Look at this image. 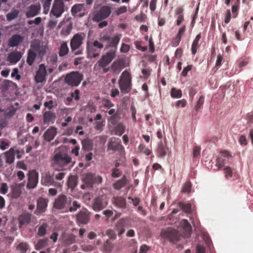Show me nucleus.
Instances as JSON below:
<instances>
[{
    "mask_svg": "<svg viewBox=\"0 0 253 253\" xmlns=\"http://www.w3.org/2000/svg\"><path fill=\"white\" fill-rule=\"evenodd\" d=\"M121 39V35H117L112 38V40L105 46V49L112 47V48L105 54L102 55L101 58L97 62L95 66L99 67H104L108 65L116 56L117 45Z\"/></svg>",
    "mask_w": 253,
    "mask_h": 253,
    "instance_id": "f257e3e1",
    "label": "nucleus"
},
{
    "mask_svg": "<svg viewBox=\"0 0 253 253\" xmlns=\"http://www.w3.org/2000/svg\"><path fill=\"white\" fill-rule=\"evenodd\" d=\"M85 38V34L84 33H79L75 34L70 41V47L72 52L75 55L82 54L83 50L80 49V47L83 43V41Z\"/></svg>",
    "mask_w": 253,
    "mask_h": 253,
    "instance_id": "f03ea898",
    "label": "nucleus"
},
{
    "mask_svg": "<svg viewBox=\"0 0 253 253\" xmlns=\"http://www.w3.org/2000/svg\"><path fill=\"white\" fill-rule=\"evenodd\" d=\"M119 85L120 90L124 93H128L131 89V81L129 73L124 71L119 81Z\"/></svg>",
    "mask_w": 253,
    "mask_h": 253,
    "instance_id": "7ed1b4c3",
    "label": "nucleus"
},
{
    "mask_svg": "<svg viewBox=\"0 0 253 253\" xmlns=\"http://www.w3.org/2000/svg\"><path fill=\"white\" fill-rule=\"evenodd\" d=\"M71 158L66 153L59 152L53 158V166L54 167L63 168L71 162Z\"/></svg>",
    "mask_w": 253,
    "mask_h": 253,
    "instance_id": "20e7f679",
    "label": "nucleus"
},
{
    "mask_svg": "<svg viewBox=\"0 0 253 253\" xmlns=\"http://www.w3.org/2000/svg\"><path fill=\"white\" fill-rule=\"evenodd\" d=\"M103 47V44L95 40L92 43L88 42L86 44L87 56L90 58H96L99 56L98 51Z\"/></svg>",
    "mask_w": 253,
    "mask_h": 253,
    "instance_id": "39448f33",
    "label": "nucleus"
},
{
    "mask_svg": "<svg viewBox=\"0 0 253 253\" xmlns=\"http://www.w3.org/2000/svg\"><path fill=\"white\" fill-rule=\"evenodd\" d=\"M83 76L78 71H73L66 75L65 78V83L72 86H77L83 80Z\"/></svg>",
    "mask_w": 253,
    "mask_h": 253,
    "instance_id": "423d86ee",
    "label": "nucleus"
},
{
    "mask_svg": "<svg viewBox=\"0 0 253 253\" xmlns=\"http://www.w3.org/2000/svg\"><path fill=\"white\" fill-rule=\"evenodd\" d=\"M161 236L174 243L177 242L180 238L179 233L171 227L162 230L161 232Z\"/></svg>",
    "mask_w": 253,
    "mask_h": 253,
    "instance_id": "0eeeda50",
    "label": "nucleus"
},
{
    "mask_svg": "<svg viewBox=\"0 0 253 253\" xmlns=\"http://www.w3.org/2000/svg\"><path fill=\"white\" fill-rule=\"evenodd\" d=\"M72 204V198L61 194L59 195L54 203V207L58 210L65 209Z\"/></svg>",
    "mask_w": 253,
    "mask_h": 253,
    "instance_id": "6e6552de",
    "label": "nucleus"
},
{
    "mask_svg": "<svg viewBox=\"0 0 253 253\" xmlns=\"http://www.w3.org/2000/svg\"><path fill=\"white\" fill-rule=\"evenodd\" d=\"M111 13V8L109 6H103L94 13L92 20L93 21L100 22L108 18Z\"/></svg>",
    "mask_w": 253,
    "mask_h": 253,
    "instance_id": "1a4fd4ad",
    "label": "nucleus"
},
{
    "mask_svg": "<svg viewBox=\"0 0 253 253\" xmlns=\"http://www.w3.org/2000/svg\"><path fill=\"white\" fill-rule=\"evenodd\" d=\"M30 49L41 58H42L46 53V46L39 40L32 42Z\"/></svg>",
    "mask_w": 253,
    "mask_h": 253,
    "instance_id": "9d476101",
    "label": "nucleus"
},
{
    "mask_svg": "<svg viewBox=\"0 0 253 253\" xmlns=\"http://www.w3.org/2000/svg\"><path fill=\"white\" fill-rule=\"evenodd\" d=\"M41 182L43 185L46 186L53 185L57 188H60L63 185V181L58 182L54 180L53 175L49 172H45L42 174Z\"/></svg>",
    "mask_w": 253,
    "mask_h": 253,
    "instance_id": "9b49d317",
    "label": "nucleus"
},
{
    "mask_svg": "<svg viewBox=\"0 0 253 253\" xmlns=\"http://www.w3.org/2000/svg\"><path fill=\"white\" fill-rule=\"evenodd\" d=\"M64 12V3L62 0H54L53 6L50 11V14H52L56 18L61 16Z\"/></svg>",
    "mask_w": 253,
    "mask_h": 253,
    "instance_id": "f8f14e48",
    "label": "nucleus"
},
{
    "mask_svg": "<svg viewBox=\"0 0 253 253\" xmlns=\"http://www.w3.org/2000/svg\"><path fill=\"white\" fill-rule=\"evenodd\" d=\"M46 75L47 70L45 65L44 64H40L35 76V82L36 83L43 82L45 81Z\"/></svg>",
    "mask_w": 253,
    "mask_h": 253,
    "instance_id": "ddd939ff",
    "label": "nucleus"
},
{
    "mask_svg": "<svg viewBox=\"0 0 253 253\" xmlns=\"http://www.w3.org/2000/svg\"><path fill=\"white\" fill-rule=\"evenodd\" d=\"M62 245L64 246H69L76 242V236L73 233L64 232L60 237Z\"/></svg>",
    "mask_w": 253,
    "mask_h": 253,
    "instance_id": "4468645a",
    "label": "nucleus"
},
{
    "mask_svg": "<svg viewBox=\"0 0 253 253\" xmlns=\"http://www.w3.org/2000/svg\"><path fill=\"white\" fill-rule=\"evenodd\" d=\"M38 173L35 170L30 171L28 175L27 187L29 189L35 188L38 183Z\"/></svg>",
    "mask_w": 253,
    "mask_h": 253,
    "instance_id": "2eb2a0df",
    "label": "nucleus"
},
{
    "mask_svg": "<svg viewBox=\"0 0 253 253\" xmlns=\"http://www.w3.org/2000/svg\"><path fill=\"white\" fill-rule=\"evenodd\" d=\"M41 8V5L39 3L31 4L27 9L26 16L27 18H31L38 15L40 12Z\"/></svg>",
    "mask_w": 253,
    "mask_h": 253,
    "instance_id": "dca6fc26",
    "label": "nucleus"
},
{
    "mask_svg": "<svg viewBox=\"0 0 253 253\" xmlns=\"http://www.w3.org/2000/svg\"><path fill=\"white\" fill-rule=\"evenodd\" d=\"M230 156L229 153L227 151L221 152L220 156L217 159L215 166L218 169H221L225 164L228 162V158Z\"/></svg>",
    "mask_w": 253,
    "mask_h": 253,
    "instance_id": "f3484780",
    "label": "nucleus"
},
{
    "mask_svg": "<svg viewBox=\"0 0 253 253\" xmlns=\"http://www.w3.org/2000/svg\"><path fill=\"white\" fill-rule=\"evenodd\" d=\"M22 57V53L17 50L10 52L6 57V61L11 64L14 65L18 62Z\"/></svg>",
    "mask_w": 253,
    "mask_h": 253,
    "instance_id": "a211bd4d",
    "label": "nucleus"
},
{
    "mask_svg": "<svg viewBox=\"0 0 253 253\" xmlns=\"http://www.w3.org/2000/svg\"><path fill=\"white\" fill-rule=\"evenodd\" d=\"M24 37L18 34L12 35L8 41V46L9 47L18 46L23 42Z\"/></svg>",
    "mask_w": 253,
    "mask_h": 253,
    "instance_id": "6ab92c4d",
    "label": "nucleus"
},
{
    "mask_svg": "<svg viewBox=\"0 0 253 253\" xmlns=\"http://www.w3.org/2000/svg\"><path fill=\"white\" fill-rule=\"evenodd\" d=\"M107 148L108 150L121 151L124 149V147L119 139L115 138L113 140V138H111L108 143Z\"/></svg>",
    "mask_w": 253,
    "mask_h": 253,
    "instance_id": "aec40b11",
    "label": "nucleus"
},
{
    "mask_svg": "<svg viewBox=\"0 0 253 253\" xmlns=\"http://www.w3.org/2000/svg\"><path fill=\"white\" fill-rule=\"evenodd\" d=\"M107 203L104 202L102 197H99L94 200L92 208L95 211H99L105 208Z\"/></svg>",
    "mask_w": 253,
    "mask_h": 253,
    "instance_id": "412c9836",
    "label": "nucleus"
},
{
    "mask_svg": "<svg viewBox=\"0 0 253 253\" xmlns=\"http://www.w3.org/2000/svg\"><path fill=\"white\" fill-rule=\"evenodd\" d=\"M89 220V214L87 211H81L77 215V221L79 224H87Z\"/></svg>",
    "mask_w": 253,
    "mask_h": 253,
    "instance_id": "4be33fe9",
    "label": "nucleus"
},
{
    "mask_svg": "<svg viewBox=\"0 0 253 253\" xmlns=\"http://www.w3.org/2000/svg\"><path fill=\"white\" fill-rule=\"evenodd\" d=\"M125 62L123 60L117 59L114 61L111 65V71L114 73L119 74L124 68Z\"/></svg>",
    "mask_w": 253,
    "mask_h": 253,
    "instance_id": "5701e85b",
    "label": "nucleus"
},
{
    "mask_svg": "<svg viewBox=\"0 0 253 253\" xmlns=\"http://www.w3.org/2000/svg\"><path fill=\"white\" fill-rule=\"evenodd\" d=\"M48 201L43 198H40L37 201V211L35 212L42 213L46 210L47 206Z\"/></svg>",
    "mask_w": 253,
    "mask_h": 253,
    "instance_id": "b1692460",
    "label": "nucleus"
},
{
    "mask_svg": "<svg viewBox=\"0 0 253 253\" xmlns=\"http://www.w3.org/2000/svg\"><path fill=\"white\" fill-rule=\"evenodd\" d=\"M56 118L55 113L51 111H45L43 114V122L44 124L51 123L53 124Z\"/></svg>",
    "mask_w": 253,
    "mask_h": 253,
    "instance_id": "393cba45",
    "label": "nucleus"
},
{
    "mask_svg": "<svg viewBox=\"0 0 253 253\" xmlns=\"http://www.w3.org/2000/svg\"><path fill=\"white\" fill-rule=\"evenodd\" d=\"M83 181L87 188H91L94 183V175L90 173L83 175Z\"/></svg>",
    "mask_w": 253,
    "mask_h": 253,
    "instance_id": "a878e982",
    "label": "nucleus"
},
{
    "mask_svg": "<svg viewBox=\"0 0 253 253\" xmlns=\"http://www.w3.org/2000/svg\"><path fill=\"white\" fill-rule=\"evenodd\" d=\"M15 150L14 147L11 148L4 153L5 162L8 164H12L15 160Z\"/></svg>",
    "mask_w": 253,
    "mask_h": 253,
    "instance_id": "bb28decb",
    "label": "nucleus"
},
{
    "mask_svg": "<svg viewBox=\"0 0 253 253\" xmlns=\"http://www.w3.org/2000/svg\"><path fill=\"white\" fill-rule=\"evenodd\" d=\"M56 133V128L54 127H51L44 134V139L46 141L50 142L54 138Z\"/></svg>",
    "mask_w": 253,
    "mask_h": 253,
    "instance_id": "cd10ccee",
    "label": "nucleus"
},
{
    "mask_svg": "<svg viewBox=\"0 0 253 253\" xmlns=\"http://www.w3.org/2000/svg\"><path fill=\"white\" fill-rule=\"evenodd\" d=\"M126 225V221L124 219H120L117 222L115 228L118 232L119 236H121L125 231V228Z\"/></svg>",
    "mask_w": 253,
    "mask_h": 253,
    "instance_id": "c85d7f7f",
    "label": "nucleus"
},
{
    "mask_svg": "<svg viewBox=\"0 0 253 253\" xmlns=\"http://www.w3.org/2000/svg\"><path fill=\"white\" fill-rule=\"evenodd\" d=\"M127 182V180L126 178V176L124 175L122 178L116 181L113 184V187L114 189L119 190H120L123 187H125Z\"/></svg>",
    "mask_w": 253,
    "mask_h": 253,
    "instance_id": "c756f323",
    "label": "nucleus"
},
{
    "mask_svg": "<svg viewBox=\"0 0 253 253\" xmlns=\"http://www.w3.org/2000/svg\"><path fill=\"white\" fill-rule=\"evenodd\" d=\"M114 204L119 208H126V198L121 197L117 196L114 197Z\"/></svg>",
    "mask_w": 253,
    "mask_h": 253,
    "instance_id": "7c9ffc66",
    "label": "nucleus"
},
{
    "mask_svg": "<svg viewBox=\"0 0 253 253\" xmlns=\"http://www.w3.org/2000/svg\"><path fill=\"white\" fill-rule=\"evenodd\" d=\"M21 194V189L20 184H15L11 186V197L13 198H17Z\"/></svg>",
    "mask_w": 253,
    "mask_h": 253,
    "instance_id": "2f4dec72",
    "label": "nucleus"
},
{
    "mask_svg": "<svg viewBox=\"0 0 253 253\" xmlns=\"http://www.w3.org/2000/svg\"><path fill=\"white\" fill-rule=\"evenodd\" d=\"M31 219V214L29 213H25L21 214L19 217V227H22V226L25 224L29 223Z\"/></svg>",
    "mask_w": 253,
    "mask_h": 253,
    "instance_id": "473e14b6",
    "label": "nucleus"
},
{
    "mask_svg": "<svg viewBox=\"0 0 253 253\" xmlns=\"http://www.w3.org/2000/svg\"><path fill=\"white\" fill-rule=\"evenodd\" d=\"M185 26L183 25L179 29L178 32L177 34L174 41L173 42L172 44L173 46H177L179 44L181 41V37L185 31Z\"/></svg>",
    "mask_w": 253,
    "mask_h": 253,
    "instance_id": "72a5a7b5",
    "label": "nucleus"
},
{
    "mask_svg": "<svg viewBox=\"0 0 253 253\" xmlns=\"http://www.w3.org/2000/svg\"><path fill=\"white\" fill-rule=\"evenodd\" d=\"M201 38V33L198 34L194 40L193 42L192 47H191V51L193 55H195L197 52V49L199 48L200 45L199 44V41Z\"/></svg>",
    "mask_w": 253,
    "mask_h": 253,
    "instance_id": "f704fd0d",
    "label": "nucleus"
},
{
    "mask_svg": "<svg viewBox=\"0 0 253 253\" xmlns=\"http://www.w3.org/2000/svg\"><path fill=\"white\" fill-rule=\"evenodd\" d=\"M167 148L166 146L162 142L159 143L157 149V155L158 157H164L167 153Z\"/></svg>",
    "mask_w": 253,
    "mask_h": 253,
    "instance_id": "c9c22d12",
    "label": "nucleus"
},
{
    "mask_svg": "<svg viewBox=\"0 0 253 253\" xmlns=\"http://www.w3.org/2000/svg\"><path fill=\"white\" fill-rule=\"evenodd\" d=\"M69 47L67 43L66 42H63L60 45L59 50V56L63 57L67 55L69 52Z\"/></svg>",
    "mask_w": 253,
    "mask_h": 253,
    "instance_id": "e433bc0d",
    "label": "nucleus"
},
{
    "mask_svg": "<svg viewBox=\"0 0 253 253\" xmlns=\"http://www.w3.org/2000/svg\"><path fill=\"white\" fill-rule=\"evenodd\" d=\"M77 177L75 175H70L68 177L67 185L69 188L73 190L77 185Z\"/></svg>",
    "mask_w": 253,
    "mask_h": 253,
    "instance_id": "4c0bfd02",
    "label": "nucleus"
},
{
    "mask_svg": "<svg viewBox=\"0 0 253 253\" xmlns=\"http://www.w3.org/2000/svg\"><path fill=\"white\" fill-rule=\"evenodd\" d=\"M19 12L20 11L18 9H16L15 8L12 9L10 12L6 14V20L8 21H11L18 17Z\"/></svg>",
    "mask_w": 253,
    "mask_h": 253,
    "instance_id": "58836bf2",
    "label": "nucleus"
},
{
    "mask_svg": "<svg viewBox=\"0 0 253 253\" xmlns=\"http://www.w3.org/2000/svg\"><path fill=\"white\" fill-rule=\"evenodd\" d=\"M37 56V55L36 54H35L32 50L29 49V50L28 51L27 57L26 60L27 63L29 66H32Z\"/></svg>",
    "mask_w": 253,
    "mask_h": 253,
    "instance_id": "ea45409f",
    "label": "nucleus"
},
{
    "mask_svg": "<svg viewBox=\"0 0 253 253\" xmlns=\"http://www.w3.org/2000/svg\"><path fill=\"white\" fill-rule=\"evenodd\" d=\"M68 24L66 27H63L61 32L60 35L62 36L65 37L69 35L73 28V24L70 21H67Z\"/></svg>",
    "mask_w": 253,
    "mask_h": 253,
    "instance_id": "a19ab883",
    "label": "nucleus"
},
{
    "mask_svg": "<svg viewBox=\"0 0 253 253\" xmlns=\"http://www.w3.org/2000/svg\"><path fill=\"white\" fill-rule=\"evenodd\" d=\"M181 226L187 233L190 235L192 231V227L187 219H182L180 222Z\"/></svg>",
    "mask_w": 253,
    "mask_h": 253,
    "instance_id": "79ce46f5",
    "label": "nucleus"
},
{
    "mask_svg": "<svg viewBox=\"0 0 253 253\" xmlns=\"http://www.w3.org/2000/svg\"><path fill=\"white\" fill-rule=\"evenodd\" d=\"M178 206L186 213H189L191 211V204L190 203H185L183 202H179Z\"/></svg>",
    "mask_w": 253,
    "mask_h": 253,
    "instance_id": "37998d69",
    "label": "nucleus"
},
{
    "mask_svg": "<svg viewBox=\"0 0 253 253\" xmlns=\"http://www.w3.org/2000/svg\"><path fill=\"white\" fill-rule=\"evenodd\" d=\"M81 208V204L77 201L72 200V204L67 207V211H75Z\"/></svg>",
    "mask_w": 253,
    "mask_h": 253,
    "instance_id": "c03bdc74",
    "label": "nucleus"
},
{
    "mask_svg": "<svg viewBox=\"0 0 253 253\" xmlns=\"http://www.w3.org/2000/svg\"><path fill=\"white\" fill-rule=\"evenodd\" d=\"M83 148L85 150H90L93 147L92 142L89 139L86 138L82 141Z\"/></svg>",
    "mask_w": 253,
    "mask_h": 253,
    "instance_id": "a18cd8bd",
    "label": "nucleus"
},
{
    "mask_svg": "<svg viewBox=\"0 0 253 253\" xmlns=\"http://www.w3.org/2000/svg\"><path fill=\"white\" fill-rule=\"evenodd\" d=\"M125 130V126L122 124L119 123L114 128V134L116 135L121 136L124 133Z\"/></svg>",
    "mask_w": 253,
    "mask_h": 253,
    "instance_id": "49530a36",
    "label": "nucleus"
},
{
    "mask_svg": "<svg viewBox=\"0 0 253 253\" xmlns=\"http://www.w3.org/2000/svg\"><path fill=\"white\" fill-rule=\"evenodd\" d=\"M47 227L48 224L46 223H43L38 229V235L40 237L43 236L46 233Z\"/></svg>",
    "mask_w": 253,
    "mask_h": 253,
    "instance_id": "de8ad7c7",
    "label": "nucleus"
},
{
    "mask_svg": "<svg viewBox=\"0 0 253 253\" xmlns=\"http://www.w3.org/2000/svg\"><path fill=\"white\" fill-rule=\"evenodd\" d=\"M170 95L172 98H181L182 95V91L175 88H172L170 90Z\"/></svg>",
    "mask_w": 253,
    "mask_h": 253,
    "instance_id": "09e8293b",
    "label": "nucleus"
},
{
    "mask_svg": "<svg viewBox=\"0 0 253 253\" xmlns=\"http://www.w3.org/2000/svg\"><path fill=\"white\" fill-rule=\"evenodd\" d=\"M48 239H44L40 240L36 245V249L40 250L47 245Z\"/></svg>",
    "mask_w": 253,
    "mask_h": 253,
    "instance_id": "8fccbe9b",
    "label": "nucleus"
},
{
    "mask_svg": "<svg viewBox=\"0 0 253 253\" xmlns=\"http://www.w3.org/2000/svg\"><path fill=\"white\" fill-rule=\"evenodd\" d=\"M53 177L55 181H57L58 182L63 181V179L66 175V173L60 171L58 173H54L53 174Z\"/></svg>",
    "mask_w": 253,
    "mask_h": 253,
    "instance_id": "3c124183",
    "label": "nucleus"
},
{
    "mask_svg": "<svg viewBox=\"0 0 253 253\" xmlns=\"http://www.w3.org/2000/svg\"><path fill=\"white\" fill-rule=\"evenodd\" d=\"M84 7L83 4H77L74 5L71 8V13L73 15H75L77 13L80 12Z\"/></svg>",
    "mask_w": 253,
    "mask_h": 253,
    "instance_id": "603ef678",
    "label": "nucleus"
},
{
    "mask_svg": "<svg viewBox=\"0 0 253 253\" xmlns=\"http://www.w3.org/2000/svg\"><path fill=\"white\" fill-rule=\"evenodd\" d=\"M16 248L21 253H25L28 249V245L26 243H21L17 246Z\"/></svg>",
    "mask_w": 253,
    "mask_h": 253,
    "instance_id": "864d4df0",
    "label": "nucleus"
},
{
    "mask_svg": "<svg viewBox=\"0 0 253 253\" xmlns=\"http://www.w3.org/2000/svg\"><path fill=\"white\" fill-rule=\"evenodd\" d=\"M192 184L189 181H186L182 188L181 192L182 193H189L191 192Z\"/></svg>",
    "mask_w": 253,
    "mask_h": 253,
    "instance_id": "5fc2aeb1",
    "label": "nucleus"
},
{
    "mask_svg": "<svg viewBox=\"0 0 253 253\" xmlns=\"http://www.w3.org/2000/svg\"><path fill=\"white\" fill-rule=\"evenodd\" d=\"M58 61L57 55L55 54L51 55L49 57L48 63L51 64L52 67L55 65L56 66V63Z\"/></svg>",
    "mask_w": 253,
    "mask_h": 253,
    "instance_id": "6e6d98bb",
    "label": "nucleus"
},
{
    "mask_svg": "<svg viewBox=\"0 0 253 253\" xmlns=\"http://www.w3.org/2000/svg\"><path fill=\"white\" fill-rule=\"evenodd\" d=\"M12 83V81L7 80H4L2 84L1 88L2 91H6L8 89L10 84Z\"/></svg>",
    "mask_w": 253,
    "mask_h": 253,
    "instance_id": "4d7b16f0",
    "label": "nucleus"
},
{
    "mask_svg": "<svg viewBox=\"0 0 253 253\" xmlns=\"http://www.w3.org/2000/svg\"><path fill=\"white\" fill-rule=\"evenodd\" d=\"M204 102V98L201 96L199 97L197 103L195 105V110L196 112H198L199 110L201 108Z\"/></svg>",
    "mask_w": 253,
    "mask_h": 253,
    "instance_id": "13d9d810",
    "label": "nucleus"
},
{
    "mask_svg": "<svg viewBox=\"0 0 253 253\" xmlns=\"http://www.w3.org/2000/svg\"><path fill=\"white\" fill-rule=\"evenodd\" d=\"M223 170L225 177L226 179H229V178L232 177L233 171L230 167H226L223 169Z\"/></svg>",
    "mask_w": 253,
    "mask_h": 253,
    "instance_id": "bf43d9fd",
    "label": "nucleus"
},
{
    "mask_svg": "<svg viewBox=\"0 0 253 253\" xmlns=\"http://www.w3.org/2000/svg\"><path fill=\"white\" fill-rule=\"evenodd\" d=\"M51 0H45L43 5V13L45 14H46L49 12V9H50V6L51 4Z\"/></svg>",
    "mask_w": 253,
    "mask_h": 253,
    "instance_id": "052dcab7",
    "label": "nucleus"
},
{
    "mask_svg": "<svg viewBox=\"0 0 253 253\" xmlns=\"http://www.w3.org/2000/svg\"><path fill=\"white\" fill-rule=\"evenodd\" d=\"M122 171L118 168H114L112 169L111 176L114 178H117L122 175Z\"/></svg>",
    "mask_w": 253,
    "mask_h": 253,
    "instance_id": "680f3d73",
    "label": "nucleus"
},
{
    "mask_svg": "<svg viewBox=\"0 0 253 253\" xmlns=\"http://www.w3.org/2000/svg\"><path fill=\"white\" fill-rule=\"evenodd\" d=\"M103 106L105 108H110L114 106V104L108 99L104 98L102 100Z\"/></svg>",
    "mask_w": 253,
    "mask_h": 253,
    "instance_id": "e2e57ef3",
    "label": "nucleus"
},
{
    "mask_svg": "<svg viewBox=\"0 0 253 253\" xmlns=\"http://www.w3.org/2000/svg\"><path fill=\"white\" fill-rule=\"evenodd\" d=\"M127 11V7L126 6H121L117 8L116 11V15H120L122 14L125 13Z\"/></svg>",
    "mask_w": 253,
    "mask_h": 253,
    "instance_id": "0e129e2a",
    "label": "nucleus"
},
{
    "mask_svg": "<svg viewBox=\"0 0 253 253\" xmlns=\"http://www.w3.org/2000/svg\"><path fill=\"white\" fill-rule=\"evenodd\" d=\"M112 40H111V37L110 36L108 35H104L102 36H101L99 38V41L100 42L102 43L104 42L105 41H107L108 42V43H109Z\"/></svg>",
    "mask_w": 253,
    "mask_h": 253,
    "instance_id": "69168bd1",
    "label": "nucleus"
},
{
    "mask_svg": "<svg viewBox=\"0 0 253 253\" xmlns=\"http://www.w3.org/2000/svg\"><path fill=\"white\" fill-rule=\"evenodd\" d=\"M192 65H187L186 67H184L182 72H181L182 76L183 77L186 76L188 72L192 69Z\"/></svg>",
    "mask_w": 253,
    "mask_h": 253,
    "instance_id": "338daca9",
    "label": "nucleus"
},
{
    "mask_svg": "<svg viewBox=\"0 0 253 253\" xmlns=\"http://www.w3.org/2000/svg\"><path fill=\"white\" fill-rule=\"evenodd\" d=\"M106 235L108 236L111 239H116V235L114 231L112 229H108L106 231Z\"/></svg>",
    "mask_w": 253,
    "mask_h": 253,
    "instance_id": "774afa93",
    "label": "nucleus"
}]
</instances>
